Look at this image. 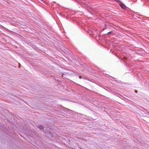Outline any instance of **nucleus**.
<instances>
[{"mask_svg":"<svg viewBox=\"0 0 149 149\" xmlns=\"http://www.w3.org/2000/svg\"><path fill=\"white\" fill-rule=\"evenodd\" d=\"M38 128L40 129V130H42L43 129V127L41 125L38 126Z\"/></svg>","mask_w":149,"mask_h":149,"instance_id":"nucleus-2","label":"nucleus"},{"mask_svg":"<svg viewBox=\"0 0 149 149\" xmlns=\"http://www.w3.org/2000/svg\"><path fill=\"white\" fill-rule=\"evenodd\" d=\"M81 78V76H79V78Z\"/></svg>","mask_w":149,"mask_h":149,"instance_id":"nucleus-4","label":"nucleus"},{"mask_svg":"<svg viewBox=\"0 0 149 149\" xmlns=\"http://www.w3.org/2000/svg\"><path fill=\"white\" fill-rule=\"evenodd\" d=\"M86 8V9H88V8H89V9H91L92 8H91V7L88 6H86V8Z\"/></svg>","mask_w":149,"mask_h":149,"instance_id":"nucleus-3","label":"nucleus"},{"mask_svg":"<svg viewBox=\"0 0 149 149\" xmlns=\"http://www.w3.org/2000/svg\"><path fill=\"white\" fill-rule=\"evenodd\" d=\"M135 92L136 93H137V91H135Z\"/></svg>","mask_w":149,"mask_h":149,"instance_id":"nucleus-5","label":"nucleus"},{"mask_svg":"<svg viewBox=\"0 0 149 149\" xmlns=\"http://www.w3.org/2000/svg\"><path fill=\"white\" fill-rule=\"evenodd\" d=\"M120 6L121 7V8L123 9H126L127 7L126 6H125L124 4L122 3H121L119 4Z\"/></svg>","mask_w":149,"mask_h":149,"instance_id":"nucleus-1","label":"nucleus"}]
</instances>
